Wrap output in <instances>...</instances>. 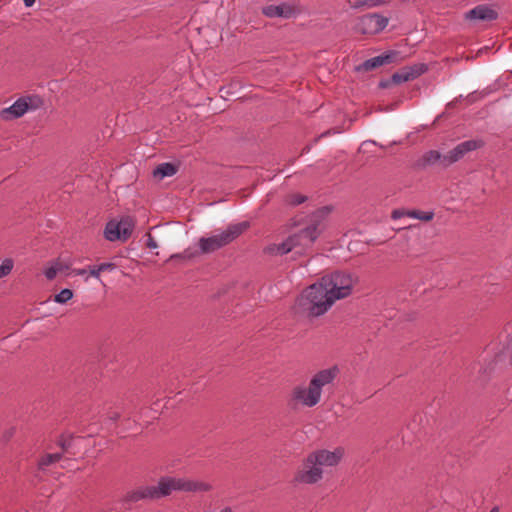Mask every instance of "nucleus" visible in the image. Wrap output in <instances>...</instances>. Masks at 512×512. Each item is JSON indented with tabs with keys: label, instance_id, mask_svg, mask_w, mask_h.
Instances as JSON below:
<instances>
[{
	"label": "nucleus",
	"instance_id": "obj_1",
	"mask_svg": "<svg viewBox=\"0 0 512 512\" xmlns=\"http://www.w3.org/2000/svg\"><path fill=\"white\" fill-rule=\"evenodd\" d=\"M329 212L328 207H322L305 217L289 220L288 228H299L298 231L290 234L297 248L306 251L314 245L326 229V218Z\"/></svg>",
	"mask_w": 512,
	"mask_h": 512
},
{
	"label": "nucleus",
	"instance_id": "obj_2",
	"mask_svg": "<svg viewBox=\"0 0 512 512\" xmlns=\"http://www.w3.org/2000/svg\"><path fill=\"white\" fill-rule=\"evenodd\" d=\"M249 227L250 223L248 221L230 224L225 230L221 231L218 234H214L209 237H201L198 240L199 250H192L191 248H188L184 250L182 253L173 254L170 257V259L191 260L201 254L213 253L232 243L240 235H242Z\"/></svg>",
	"mask_w": 512,
	"mask_h": 512
},
{
	"label": "nucleus",
	"instance_id": "obj_3",
	"mask_svg": "<svg viewBox=\"0 0 512 512\" xmlns=\"http://www.w3.org/2000/svg\"><path fill=\"white\" fill-rule=\"evenodd\" d=\"M334 303L320 279L304 289L297 298L298 306L311 318L324 315Z\"/></svg>",
	"mask_w": 512,
	"mask_h": 512
},
{
	"label": "nucleus",
	"instance_id": "obj_4",
	"mask_svg": "<svg viewBox=\"0 0 512 512\" xmlns=\"http://www.w3.org/2000/svg\"><path fill=\"white\" fill-rule=\"evenodd\" d=\"M155 486L159 499L168 497L173 492L200 493L212 489V485L204 481L172 476L161 477Z\"/></svg>",
	"mask_w": 512,
	"mask_h": 512
},
{
	"label": "nucleus",
	"instance_id": "obj_5",
	"mask_svg": "<svg viewBox=\"0 0 512 512\" xmlns=\"http://www.w3.org/2000/svg\"><path fill=\"white\" fill-rule=\"evenodd\" d=\"M332 300L344 299L352 294L355 280L350 273L335 271L320 278Z\"/></svg>",
	"mask_w": 512,
	"mask_h": 512
},
{
	"label": "nucleus",
	"instance_id": "obj_6",
	"mask_svg": "<svg viewBox=\"0 0 512 512\" xmlns=\"http://www.w3.org/2000/svg\"><path fill=\"white\" fill-rule=\"evenodd\" d=\"M43 104V99L38 95L20 97L10 107L2 109L0 116L5 121H11L22 117L29 110L42 107Z\"/></svg>",
	"mask_w": 512,
	"mask_h": 512
},
{
	"label": "nucleus",
	"instance_id": "obj_7",
	"mask_svg": "<svg viewBox=\"0 0 512 512\" xmlns=\"http://www.w3.org/2000/svg\"><path fill=\"white\" fill-rule=\"evenodd\" d=\"M323 478V470L320 468L310 454L303 459L302 465L293 476L292 483L295 485H313Z\"/></svg>",
	"mask_w": 512,
	"mask_h": 512
},
{
	"label": "nucleus",
	"instance_id": "obj_8",
	"mask_svg": "<svg viewBox=\"0 0 512 512\" xmlns=\"http://www.w3.org/2000/svg\"><path fill=\"white\" fill-rule=\"evenodd\" d=\"M389 19L377 13H370L358 18L354 30L363 35H374L388 25Z\"/></svg>",
	"mask_w": 512,
	"mask_h": 512
},
{
	"label": "nucleus",
	"instance_id": "obj_9",
	"mask_svg": "<svg viewBox=\"0 0 512 512\" xmlns=\"http://www.w3.org/2000/svg\"><path fill=\"white\" fill-rule=\"evenodd\" d=\"M339 368L337 365H334L327 369H322L315 373L313 377L309 381V387L311 388V394H315L318 401L320 402L322 389L324 386L328 384H332L333 381L339 375Z\"/></svg>",
	"mask_w": 512,
	"mask_h": 512
},
{
	"label": "nucleus",
	"instance_id": "obj_10",
	"mask_svg": "<svg viewBox=\"0 0 512 512\" xmlns=\"http://www.w3.org/2000/svg\"><path fill=\"white\" fill-rule=\"evenodd\" d=\"M485 145V142L481 139H471L464 142L459 143L452 150H450L447 154H445L444 162L446 166H450L459 160L463 159L464 156L472 151L482 148Z\"/></svg>",
	"mask_w": 512,
	"mask_h": 512
},
{
	"label": "nucleus",
	"instance_id": "obj_11",
	"mask_svg": "<svg viewBox=\"0 0 512 512\" xmlns=\"http://www.w3.org/2000/svg\"><path fill=\"white\" fill-rule=\"evenodd\" d=\"M311 388L304 387L302 385L295 386L290 394L288 404L292 407H296L298 404H301L305 407H314L319 401L315 394H311Z\"/></svg>",
	"mask_w": 512,
	"mask_h": 512
},
{
	"label": "nucleus",
	"instance_id": "obj_12",
	"mask_svg": "<svg viewBox=\"0 0 512 512\" xmlns=\"http://www.w3.org/2000/svg\"><path fill=\"white\" fill-rule=\"evenodd\" d=\"M309 454L320 468L323 466L332 467L336 466L341 461L344 455V449L341 447L336 448L334 451L322 449Z\"/></svg>",
	"mask_w": 512,
	"mask_h": 512
},
{
	"label": "nucleus",
	"instance_id": "obj_13",
	"mask_svg": "<svg viewBox=\"0 0 512 512\" xmlns=\"http://www.w3.org/2000/svg\"><path fill=\"white\" fill-rule=\"evenodd\" d=\"M428 71V66L425 63H417L409 67H404L398 72L393 74V81L395 84H401L407 81L414 80Z\"/></svg>",
	"mask_w": 512,
	"mask_h": 512
},
{
	"label": "nucleus",
	"instance_id": "obj_14",
	"mask_svg": "<svg viewBox=\"0 0 512 512\" xmlns=\"http://www.w3.org/2000/svg\"><path fill=\"white\" fill-rule=\"evenodd\" d=\"M156 486H141L129 491L124 496L125 503H136L141 500H158Z\"/></svg>",
	"mask_w": 512,
	"mask_h": 512
},
{
	"label": "nucleus",
	"instance_id": "obj_15",
	"mask_svg": "<svg viewBox=\"0 0 512 512\" xmlns=\"http://www.w3.org/2000/svg\"><path fill=\"white\" fill-rule=\"evenodd\" d=\"M498 18V12L488 5H477L465 14L467 20L494 21Z\"/></svg>",
	"mask_w": 512,
	"mask_h": 512
},
{
	"label": "nucleus",
	"instance_id": "obj_16",
	"mask_svg": "<svg viewBox=\"0 0 512 512\" xmlns=\"http://www.w3.org/2000/svg\"><path fill=\"white\" fill-rule=\"evenodd\" d=\"M295 7L282 3L279 5H268L263 8L262 13L269 17V18H275V17H282V18H291L296 14Z\"/></svg>",
	"mask_w": 512,
	"mask_h": 512
},
{
	"label": "nucleus",
	"instance_id": "obj_17",
	"mask_svg": "<svg viewBox=\"0 0 512 512\" xmlns=\"http://www.w3.org/2000/svg\"><path fill=\"white\" fill-rule=\"evenodd\" d=\"M295 243L293 242L292 237L289 235L282 243L272 244L268 246L265 251L269 254L273 255H285L291 252L293 249H296Z\"/></svg>",
	"mask_w": 512,
	"mask_h": 512
},
{
	"label": "nucleus",
	"instance_id": "obj_18",
	"mask_svg": "<svg viewBox=\"0 0 512 512\" xmlns=\"http://www.w3.org/2000/svg\"><path fill=\"white\" fill-rule=\"evenodd\" d=\"M444 158L445 155H442L439 151L430 150L423 154L420 165L424 168L439 163L443 168H447L448 166L445 165Z\"/></svg>",
	"mask_w": 512,
	"mask_h": 512
},
{
	"label": "nucleus",
	"instance_id": "obj_19",
	"mask_svg": "<svg viewBox=\"0 0 512 512\" xmlns=\"http://www.w3.org/2000/svg\"><path fill=\"white\" fill-rule=\"evenodd\" d=\"M121 233L122 241L125 242L133 233L135 228V219L131 216L122 217L119 222H116Z\"/></svg>",
	"mask_w": 512,
	"mask_h": 512
},
{
	"label": "nucleus",
	"instance_id": "obj_20",
	"mask_svg": "<svg viewBox=\"0 0 512 512\" xmlns=\"http://www.w3.org/2000/svg\"><path fill=\"white\" fill-rule=\"evenodd\" d=\"M178 171V167L172 163L166 162L159 164L154 170H153V176L155 178H158L159 180H162L165 177H170L176 174Z\"/></svg>",
	"mask_w": 512,
	"mask_h": 512
},
{
	"label": "nucleus",
	"instance_id": "obj_21",
	"mask_svg": "<svg viewBox=\"0 0 512 512\" xmlns=\"http://www.w3.org/2000/svg\"><path fill=\"white\" fill-rule=\"evenodd\" d=\"M104 237L108 241L114 242L117 240L122 241L121 233L119 231V227L116 224V221H109L104 229Z\"/></svg>",
	"mask_w": 512,
	"mask_h": 512
},
{
	"label": "nucleus",
	"instance_id": "obj_22",
	"mask_svg": "<svg viewBox=\"0 0 512 512\" xmlns=\"http://www.w3.org/2000/svg\"><path fill=\"white\" fill-rule=\"evenodd\" d=\"M62 459V453H50L42 456L38 462L39 469L43 470L45 467L56 463Z\"/></svg>",
	"mask_w": 512,
	"mask_h": 512
},
{
	"label": "nucleus",
	"instance_id": "obj_23",
	"mask_svg": "<svg viewBox=\"0 0 512 512\" xmlns=\"http://www.w3.org/2000/svg\"><path fill=\"white\" fill-rule=\"evenodd\" d=\"M380 66H382L381 61H380L379 57L376 56V57L367 59L362 64L358 65L356 67V70L359 71V72H361V71L368 72V71L376 69V68H378Z\"/></svg>",
	"mask_w": 512,
	"mask_h": 512
},
{
	"label": "nucleus",
	"instance_id": "obj_24",
	"mask_svg": "<svg viewBox=\"0 0 512 512\" xmlns=\"http://www.w3.org/2000/svg\"><path fill=\"white\" fill-rule=\"evenodd\" d=\"M349 3H350L351 8L359 9L364 6H367L369 8L382 6V5L386 4V1L385 0H356L353 3H351L349 1Z\"/></svg>",
	"mask_w": 512,
	"mask_h": 512
},
{
	"label": "nucleus",
	"instance_id": "obj_25",
	"mask_svg": "<svg viewBox=\"0 0 512 512\" xmlns=\"http://www.w3.org/2000/svg\"><path fill=\"white\" fill-rule=\"evenodd\" d=\"M407 216L415 219H419L425 222H429L434 218L433 211H420V210H408Z\"/></svg>",
	"mask_w": 512,
	"mask_h": 512
},
{
	"label": "nucleus",
	"instance_id": "obj_26",
	"mask_svg": "<svg viewBox=\"0 0 512 512\" xmlns=\"http://www.w3.org/2000/svg\"><path fill=\"white\" fill-rule=\"evenodd\" d=\"M73 440L74 437L72 435H60L59 439L57 440V445L61 448L62 454L70 451Z\"/></svg>",
	"mask_w": 512,
	"mask_h": 512
},
{
	"label": "nucleus",
	"instance_id": "obj_27",
	"mask_svg": "<svg viewBox=\"0 0 512 512\" xmlns=\"http://www.w3.org/2000/svg\"><path fill=\"white\" fill-rule=\"evenodd\" d=\"M380 61H381V64L382 66L383 65H386V64H390V63H393V62H396L398 57H399V52L398 51H387L381 55L378 56Z\"/></svg>",
	"mask_w": 512,
	"mask_h": 512
},
{
	"label": "nucleus",
	"instance_id": "obj_28",
	"mask_svg": "<svg viewBox=\"0 0 512 512\" xmlns=\"http://www.w3.org/2000/svg\"><path fill=\"white\" fill-rule=\"evenodd\" d=\"M73 297V291L71 289H62L58 294L55 295L54 301L60 304L68 302Z\"/></svg>",
	"mask_w": 512,
	"mask_h": 512
},
{
	"label": "nucleus",
	"instance_id": "obj_29",
	"mask_svg": "<svg viewBox=\"0 0 512 512\" xmlns=\"http://www.w3.org/2000/svg\"><path fill=\"white\" fill-rule=\"evenodd\" d=\"M14 267V261L11 258H6L0 264V279L9 275Z\"/></svg>",
	"mask_w": 512,
	"mask_h": 512
},
{
	"label": "nucleus",
	"instance_id": "obj_30",
	"mask_svg": "<svg viewBox=\"0 0 512 512\" xmlns=\"http://www.w3.org/2000/svg\"><path fill=\"white\" fill-rule=\"evenodd\" d=\"M307 200V196L300 193H293L288 195L287 202L291 206H297L304 203Z\"/></svg>",
	"mask_w": 512,
	"mask_h": 512
},
{
	"label": "nucleus",
	"instance_id": "obj_31",
	"mask_svg": "<svg viewBox=\"0 0 512 512\" xmlns=\"http://www.w3.org/2000/svg\"><path fill=\"white\" fill-rule=\"evenodd\" d=\"M53 264L55 265V268L57 272H64L68 269H70L72 263L70 261L63 260L61 258H57Z\"/></svg>",
	"mask_w": 512,
	"mask_h": 512
},
{
	"label": "nucleus",
	"instance_id": "obj_32",
	"mask_svg": "<svg viewBox=\"0 0 512 512\" xmlns=\"http://www.w3.org/2000/svg\"><path fill=\"white\" fill-rule=\"evenodd\" d=\"M488 93L487 92H478V91H474L470 94H468L466 97H465V100L467 101L468 104H472V103H475L476 101H479L480 99H482L483 97H485Z\"/></svg>",
	"mask_w": 512,
	"mask_h": 512
},
{
	"label": "nucleus",
	"instance_id": "obj_33",
	"mask_svg": "<svg viewBox=\"0 0 512 512\" xmlns=\"http://www.w3.org/2000/svg\"><path fill=\"white\" fill-rule=\"evenodd\" d=\"M57 273L58 272H57L54 264H52V266L47 268L44 272V274L48 280H53L56 277Z\"/></svg>",
	"mask_w": 512,
	"mask_h": 512
},
{
	"label": "nucleus",
	"instance_id": "obj_34",
	"mask_svg": "<svg viewBox=\"0 0 512 512\" xmlns=\"http://www.w3.org/2000/svg\"><path fill=\"white\" fill-rule=\"evenodd\" d=\"M115 268H116V265L114 263H110V262L101 263L100 265H98V270H100L101 272L111 271Z\"/></svg>",
	"mask_w": 512,
	"mask_h": 512
},
{
	"label": "nucleus",
	"instance_id": "obj_35",
	"mask_svg": "<svg viewBox=\"0 0 512 512\" xmlns=\"http://www.w3.org/2000/svg\"><path fill=\"white\" fill-rule=\"evenodd\" d=\"M407 211L408 210H404V209H395L392 211L391 217H392V219H399L401 217L407 216Z\"/></svg>",
	"mask_w": 512,
	"mask_h": 512
},
{
	"label": "nucleus",
	"instance_id": "obj_36",
	"mask_svg": "<svg viewBox=\"0 0 512 512\" xmlns=\"http://www.w3.org/2000/svg\"><path fill=\"white\" fill-rule=\"evenodd\" d=\"M146 236H147L146 246L148 248H150V249L156 248L157 247V243L154 240V238L152 237V235L150 233H147Z\"/></svg>",
	"mask_w": 512,
	"mask_h": 512
},
{
	"label": "nucleus",
	"instance_id": "obj_37",
	"mask_svg": "<svg viewBox=\"0 0 512 512\" xmlns=\"http://www.w3.org/2000/svg\"><path fill=\"white\" fill-rule=\"evenodd\" d=\"M391 84H395L393 81V75L390 79L381 80L378 84L379 88L385 89L388 88Z\"/></svg>",
	"mask_w": 512,
	"mask_h": 512
},
{
	"label": "nucleus",
	"instance_id": "obj_38",
	"mask_svg": "<svg viewBox=\"0 0 512 512\" xmlns=\"http://www.w3.org/2000/svg\"><path fill=\"white\" fill-rule=\"evenodd\" d=\"M89 273L91 276H93L95 278H99L101 271L98 270V265H95V266L89 267Z\"/></svg>",
	"mask_w": 512,
	"mask_h": 512
},
{
	"label": "nucleus",
	"instance_id": "obj_39",
	"mask_svg": "<svg viewBox=\"0 0 512 512\" xmlns=\"http://www.w3.org/2000/svg\"><path fill=\"white\" fill-rule=\"evenodd\" d=\"M506 349H507V351L510 354L509 362L512 365V335H510L509 338H508V341H507V344H506Z\"/></svg>",
	"mask_w": 512,
	"mask_h": 512
},
{
	"label": "nucleus",
	"instance_id": "obj_40",
	"mask_svg": "<svg viewBox=\"0 0 512 512\" xmlns=\"http://www.w3.org/2000/svg\"><path fill=\"white\" fill-rule=\"evenodd\" d=\"M462 99V96H459L458 98H455L453 101L448 103L449 108H453L456 106V104Z\"/></svg>",
	"mask_w": 512,
	"mask_h": 512
},
{
	"label": "nucleus",
	"instance_id": "obj_41",
	"mask_svg": "<svg viewBox=\"0 0 512 512\" xmlns=\"http://www.w3.org/2000/svg\"><path fill=\"white\" fill-rule=\"evenodd\" d=\"M36 0H23L26 7H32Z\"/></svg>",
	"mask_w": 512,
	"mask_h": 512
},
{
	"label": "nucleus",
	"instance_id": "obj_42",
	"mask_svg": "<svg viewBox=\"0 0 512 512\" xmlns=\"http://www.w3.org/2000/svg\"><path fill=\"white\" fill-rule=\"evenodd\" d=\"M73 272L76 275H84L87 272V270L86 269H75V270H73Z\"/></svg>",
	"mask_w": 512,
	"mask_h": 512
},
{
	"label": "nucleus",
	"instance_id": "obj_43",
	"mask_svg": "<svg viewBox=\"0 0 512 512\" xmlns=\"http://www.w3.org/2000/svg\"><path fill=\"white\" fill-rule=\"evenodd\" d=\"M489 512H499V507L495 506Z\"/></svg>",
	"mask_w": 512,
	"mask_h": 512
},
{
	"label": "nucleus",
	"instance_id": "obj_44",
	"mask_svg": "<svg viewBox=\"0 0 512 512\" xmlns=\"http://www.w3.org/2000/svg\"><path fill=\"white\" fill-rule=\"evenodd\" d=\"M118 418H119V414H115V415H113V419H114V420H116V419H118Z\"/></svg>",
	"mask_w": 512,
	"mask_h": 512
}]
</instances>
